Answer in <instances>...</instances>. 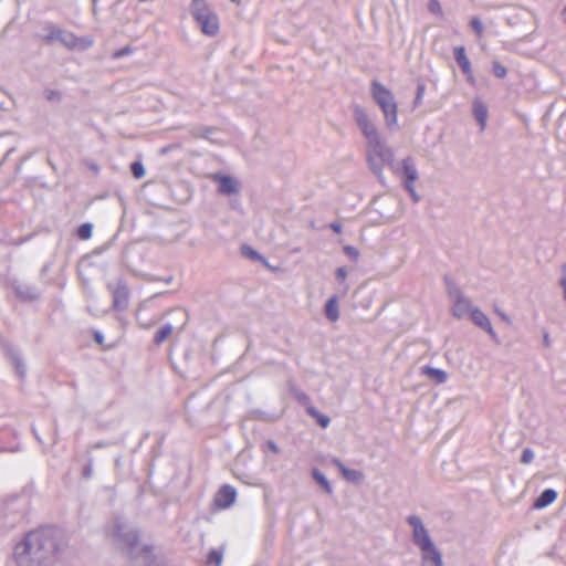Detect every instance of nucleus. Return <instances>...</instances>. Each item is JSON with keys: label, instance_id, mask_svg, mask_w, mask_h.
<instances>
[{"label": "nucleus", "instance_id": "1", "mask_svg": "<svg viewBox=\"0 0 566 566\" xmlns=\"http://www.w3.org/2000/svg\"><path fill=\"white\" fill-rule=\"evenodd\" d=\"M69 547L64 530L42 526L27 532L13 547L17 566H54Z\"/></svg>", "mask_w": 566, "mask_h": 566}, {"label": "nucleus", "instance_id": "2", "mask_svg": "<svg viewBox=\"0 0 566 566\" xmlns=\"http://www.w3.org/2000/svg\"><path fill=\"white\" fill-rule=\"evenodd\" d=\"M367 161L370 170L384 181L382 167L389 166L394 168L395 155L390 147L381 139V137L367 144Z\"/></svg>", "mask_w": 566, "mask_h": 566}, {"label": "nucleus", "instance_id": "3", "mask_svg": "<svg viewBox=\"0 0 566 566\" xmlns=\"http://www.w3.org/2000/svg\"><path fill=\"white\" fill-rule=\"evenodd\" d=\"M371 95L384 114L387 127L389 129L398 128V107L391 91L381 83L374 81L371 83Z\"/></svg>", "mask_w": 566, "mask_h": 566}, {"label": "nucleus", "instance_id": "4", "mask_svg": "<svg viewBox=\"0 0 566 566\" xmlns=\"http://www.w3.org/2000/svg\"><path fill=\"white\" fill-rule=\"evenodd\" d=\"M190 13L203 34L214 36L219 32V18L206 0H191Z\"/></svg>", "mask_w": 566, "mask_h": 566}, {"label": "nucleus", "instance_id": "5", "mask_svg": "<svg viewBox=\"0 0 566 566\" xmlns=\"http://www.w3.org/2000/svg\"><path fill=\"white\" fill-rule=\"evenodd\" d=\"M112 537L117 548L128 556L138 547L139 531L126 521L116 517L114 520Z\"/></svg>", "mask_w": 566, "mask_h": 566}, {"label": "nucleus", "instance_id": "6", "mask_svg": "<svg viewBox=\"0 0 566 566\" xmlns=\"http://www.w3.org/2000/svg\"><path fill=\"white\" fill-rule=\"evenodd\" d=\"M443 281L447 294L453 304L451 308L452 315L457 318H462L468 314L470 315L475 306H472L470 300L463 294L450 275L446 274Z\"/></svg>", "mask_w": 566, "mask_h": 566}, {"label": "nucleus", "instance_id": "7", "mask_svg": "<svg viewBox=\"0 0 566 566\" xmlns=\"http://www.w3.org/2000/svg\"><path fill=\"white\" fill-rule=\"evenodd\" d=\"M353 117L366 138L367 144L380 137L375 123L370 119L364 107L358 104L353 105Z\"/></svg>", "mask_w": 566, "mask_h": 566}, {"label": "nucleus", "instance_id": "8", "mask_svg": "<svg viewBox=\"0 0 566 566\" xmlns=\"http://www.w3.org/2000/svg\"><path fill=\"white\" fill-rule=\"evenodd\" d=\"M27 504L22 497L12 499L4 504L2 516L9 526H14L24 518Z\"/></svg>", "mask_w": 566, "mask_h": 566}, {"label": "nucleus", "instance_id": "9", "mask_svg": "<svg viewBox=\"0 0 566 566\" xmlns=\"http://www.w3.org/2000/svg\"><path fill=\"white\" fill-rule=\"evenodd\" d=\"M407 523L411 527V539L412 543L418 547H422L433 543L428 528L424 526L420 516L416 514L408 515L406 518Z\"/></svg>", "mask_w": 566, "mask_h": 566}, {"label": "nucleus", "instance_id": "10", "mask_svg": "<svg viewBox=\"0 0 566 566\" xmlns=\"http://www.w3.org/2000/svg\"><path fill=\"white\" fill-rule=\"evenodd\" d=\"M134 566H161L153 552V546L143 545L127 556Z\"/></svg>", "mask_w": 566, "mask_h": 566}, {"label": "nucleus", "instance_id": "11", "mask_svg": "<svg viewBox=\"0 0 566 566\" xmlns=\"http://www.w3.org/2000/svg\"><path fill=\"white\" fill-rule=\"evenodd\" d=\"M107 287L113 295V308L119 312L126 310L129 304V291L125 281L118 280L115 286L108 283Z\"/></svg>", "mask_w": 566, "mask_h": 566}, {"label": "nucleus", "instance_id": "12", "mask_svg": "<svg viewBox=\"0 0 566 566\" xmlns=\"http://www.w3.org/2000/svg\"><path fill=\"white\" fill-rule=\"evenodd\" d=\"M403 178V186H411L419 179V172L412 157L402 159L400 167L395 168Z\"/></svg>", "mask_w": 566, "mask_h": 566}, {"label": "nucleus", "instance_id": "13", "mask_svg": "<svg viewBox=\"0 0 566 566\" xmlns=\"http://www.w3.org/2000/svg\"><path fill=\"white\" fill-rule=\"evenodd\" d=\"M212 180L218 182V192L221 195L231 196L240 190L239 181L232 176L216 174Z\"/></svg>", "mask_w": 566, "mask_h": 566}, {"label": "nucleus", "instance_id": "14", "mask_svg": "<svg viewBox=\"0 0 566 566\" xmlns=\"http://www.w3.org/2000/svg\"><path fill=\"white\" fill-rule=\"evenodd\" d=\"M3 350L7 358L11 361L14 367L15 374L20 379H23L27 375V367L19 349L11 344H4Z\"/></svg>", "mask_w": 566, "mask_h": 566}, {"label": "nucleus", "instance_id": "15", "mask_svg": "<svg viewBox=\"0 0 566 566\" xmlns=\"http://www.w3.org/2000/svg\"><path fill=\"white\" fill-rule=\"evenodd\" d=\"M419 551L421 554V566H443L442 554L434 543L422 546Z\"/></svg>", "mask_w": 566, "mask_h": 566}, {"label": "nucleus", "instance_id": "16", "mask_svg": "<svg viewBox=\"0 0 566 566\" xmlns=\"http://www.w3.org/2000/svg\"><path fill=\"white\" fill-rule=\"evenodd\" d=\"M470 317L474 325L486 332L495 343H499V336L493 329L490 318L479 307L472 310Z\"/></svg>", "mask_w": 566, "mask_h": 566}, {"label": "nucleus", "instance_id": "17", "mask_svg": "<svg viewBox=\"0 0 566 566\" xmlns=\"http://www.w3.org/2000/svg\"><path fill=\"white\" fill-rule=\"evenodd\" d=\"M453 55L454 60L457 61L458 65L460 66L461 71L464 75H467V80L470 84L474 85L475 80L472 72L471 62L467 56L464 46H455L453 49Z\"/></svg>", "mask_w": 566, "mask_h": 566}, {"label": "nucleus", "instance_id": "18", "mask_svg": "<svg viewBox=\"0 0 566 566\" xmlns=\"http://www.w3.org/2000/svg\"><path fill=\"white\" fill-rule=\"evenodd\" d=\"M237 491L229 484L222 485L214 496V504L219 509H228L235 501Z\"/></svg>", "mask_w": 566, "mask_h": 566}, {"label": "nucleus", "instance_id": "19", "mask_svg": "<svg viewBox=\"0 0 566 566\" xmlns=\"http://www.w3.org/2000/svg\"><path fill=\"white\" fill-rule=\"evenodd\" d=\"M60 43L67 49L80 48L82 50L88 49L92 45V41L78 38L73 32L66 30H62Z\"/></svg>", "mask_w": 566, "mask_h": 566}, {"label": "nucleus", "instance_id": "20", "mask_svg": "<svg viewBox=\"0 0 566 566\" xmlns=\"http://www.w3.org/2000/svg\"><path fill=\"white\" fill-rule=\"evenodd\" d=\"M332 463L339 470L347 481L358 484L364 480L361 471L345 467L338 458H333Z\"/></svg>", "mask_w": 566, "mask_h": 566}, {"label": "nucleus", "instance_id": "21", "mask_svg": "<svg viewBox=\"0 0 566 566\" xmlns=\"http://www.w3.org/2000/svg\"><path fill=\"white\" fill-rule=\"evenodd\" d=\"M13 290L17 297L23 302L34 301L39 297L40 293L38 289L33 285L14 283Z\"/></svg>", "mask_w": 566, "mask_h": 566}, {"label": "nucleus", "instance_id": "22", "mask_svg": "<svg viewBox=\"0 0 566 566\" xmlns=\"http://www.w3.org/2000/svg\"><path fill=\"white\" fill-rule=\"evenodd\" d=\"M472 112L475 120L480 125V130L483 132L485 129L489 115L488 106L481 99L475 98L472 103Z\"/></svg>", "mask_w": 566, "mask_h": 566}, {"label": "nucleus", "instance_id": "23", "mask_svg": "<svg viewBox=\"0 0 566 566\" xmlns=\"http://www.w3.org/2000/svg\"><path fill=\"white\" fill-rule=\"evenodd\" d=\"M557 497V492L554 489H545L535 500L533 506L535 509H544L552 504Z\"/></svg>", "mask_w": 566, "mask_h": 566}, {"label": "nucleus", "instance_id": "24", "mask_svg": "<svg viewBox=\"0 0 566 566\" xmlns=\"http://www.w3.org/2000/svg\"><path fill=\"white\" fill-rule=\"evenodd\" d=\"M325 316L328 321L332 323L336 322L339 318V311H338V296L333 295L331 296L326 304H325Z\"/></svg>", "mask_w": 566, "mask_h": 566}, {"label": "nucleus", "instance_id": "25", "mask_svg": "<svg viewBox=\"0 0 566 566\" xmlns=\"http://www.w3.org/2000/svg\"><path fill=\"white\" fill-rule=\"evenodd\" d=\"M422 374L439 385L444 384L448 379V374L444 370L430 366H424L422 368Z\"/></svg>", "mask_w": 566, "mask_h": 566}, {"label": "nucleus", "instance_id": "26", "mask_svg": "<svg viewBox=\"0 0 566 566\" xmlns=\"http://www.w3.org/2000/svg\"><path fill=\"white\" fill-rule=\"evenodd\" d=\"M313 480L324 490L328 495L333 494V488L328 479L317 468H314L311 472Z\"/></svg>", "mask_w": 566, "mask_h": 566}, {"label": "nucleus", "instance_id": "27", "mask_svg": "<svg viewBox=\"0 0 566 566\" xmlns=\"http://www.w3.org/2000/svg\"><path fill=\"white\" fill-rule=\"evenodd\" d=\"M45 31H46V34H44L42 36V39L48 43V44H51L55 41H59L61 40V34H62V30L61 28L52 24V23H48L44 25L43 28Z\"/></svg>", "mask_w": 566, "mask_h": 566}, {"label": "nucleus", "instance_id": "28", "mask_svg": "<svg viewBox=\"0 0 566 566\" xmlns=\"http://www.w3.org/2000/svg\"><path fill=\"white\" fill-rule=\"evenodd\" d=\"M307 413L316 420L322 428H327L331 423V418L324 413H321L315 407L310 406L306 409Z\"/></svg>", "mask_w": 566, "mask_h": 566}, {"label": "nucleus", "instance_id": "29", "mask_svg": "<svg viewBox=\"0 0 566 566\" xmlns=\"http://www.w3.org/2000/svg\"><path fill=\"white\" fill-rule=\"evenodd\" d=\"M172 325L171 324H165L163 325L154 336V343L156 345H160L163 342H165L172 333Z\"/></svg>", "mask_w": 566, "mask_h": 566}, {"label": "nucleus", "instance_id": "30", "mask_svg": "<svg viewBox=\"0 0 566 566\" xmlns=\"http://www.w3.org/2000/svg\"><path fill=\"white\" fill-rule=\"evenodd\" d=\"M241 253L243 256L249 258L253 261H260L262 263H266V259L261 255L256 250H254L252 247L248 244H243L241 247Z\"/></svg>", "mask_w": 566, "mask_h": 566}, {"label": "nucleus", "instance_id": "31", "mask_svg": "<svg viewBox=\"0 0 566 566\" xmlns=\"http://www.w3.org/2000/svg\"><path fill=\"white\" fill-rule=\"evenodd\" d=\"M223 559L222 549H211L208 554L207 563L209 565L220 566Z\"/></svg>", "mask_w": 566, "mask_h": 566}, {"label": "nucleus", "instance_id": "32", "mask_svg": "<svg viewBox=\"0 0 566 566\" xmlns=\"http://www.w3.org/2000/svg\"><path fill=\"white\" fill-rule=\"evenodd\" d=\"M93 233V224L92 223H83L77 228L76 234L82 240H87L92 237Z\"/></svg>", "mask_w": 566, "mask_h": 566}, {"label": "nucleus", "instance_id": "33", "mask_svg": "<svg viewBox=\"0 0 566 566\" xmlns=\"http://www.w3.org/2000/svg\"><path fill=\"white\" fill-rule=\"evenodd\" d=\"M43 96L46 101L59 103L62 101V93L57 90L46 88L43 91Z\"/></svg>", "mask_w": 566, "mask_h": 566}, {"label": "nucleus", "instance_id": "34", "mask_svg": "<svg viewBox=\"0 0 566 566\" xmlns=\"http://www.w3.org/2000/svg\"><path fill=\"white\" fill-rule=\"evenodd\" d=\"M130 172L136 179H142L145 176V168L142 161H134L130 165Z\"/></svg>", "mask_w": 566, "mask_h": 566}, {"label": "nucleus", "instance_id": "35", "mask_svg": "<svg viewBox=\"0 0 566 566\" xmlns=\"http://www.w3.org/2000/svg\"><path fill=\"white\" fill-rule=\"evenodd\" d=\"M492 72L497 78H504L507 74L506 67L497 61L492 63Z\"/></svg>", "mask_w": 566, "mask_h": 566}, {"label": "nucleus", "instance_id": "36", "mask_svg": "<svg viewBox=\"0 0 566 566\" xmlns=\"http://www.w3.org/2000/svg\"><path fill=\"white\" fill-rule=\"evenodd\" d=\"M134 52V49L130 46V45H126L119 50H116L114 51L112 54H111V57L113 60H119L124 56H127V55H130L132 53Z\"/></svg>", "mask_w": 566, "mask_h": 566}, {"label": "nucleus", "instance_id": "37", "mask_svg": "<svg viewBox=\"0 0 566 566\" xmlns=\"http://www.w3.org/2000/svg\"><path fill=\"white\" fill-rule=\"evenodd\" d=\"M424 92H426V84L423 82L419 81L417 84V92H416V97L413 101L415 107L419 106L422 103Z\"/></svg>", "mask_w": 566, "mask_h": 566}, {"label": "nucleus", "instance_id": "38", "mask_svg": "<svg viewBox=\"0 0 566 566\" xmlns=\"http://www.w3.org/2000/svg\"><path fill=\"white\" fill-rule=\"evenodd\" d=\"M428 10L432 14H436V15H439V17L443 15V11H442L441 4H440V2L438 0H430L428 2Z\"/></svg>", "mask_w": 566, "mask_h": 566}, {"label": "nucleus", "instance_id": "39", "mask_svg": "<svg viewBox=\"0 0 566 566\" xmlns=\"http://www.w3.org/2000/svg\"><path fill=\"white\" fill-rule=\"evenodd\" d=\"M470 25L473 29V31L476 33L478 36L482 35V33L484 31V25L479 18H476V17L472 18L470 21Z\"/></svg>", "mask_w": 566, "mask_h": 566}, {"label": "nucleus", "instance_id": "40", "mask_svg": "<svg viewBox=\"0 0 566 566\" xmlns=\"http://www.w3.org/2000/svg\"><path fill=\"white\" fill-rule=\"evenodd\" d=\"M534 457H535L534 451L531 448H525L522 451L520 461L523 464H530L534 460Z\"/></svg>", "mask_w": 566, "mask_h": 566}, {"label": "nucleus", "instance_id": "41", "mask_svg": "<svg viewBox=\"0 0 566 566\" xmlns=\"http://www.w3.org/2000/svg\"><path fill=\"white\" fill-rule=\"evenodd\" d=\"M344 253L350 258L352 260L354 261H357L358 258H359V251L357 248L353 247V245H345L344 247Z\"/></svg>", "mask_w": 566, "mask_h": 566}, {"label": "nucleus", "instance_id": "42", "mask_svg": "<svg viewBox=\"0 0 566 566\" xmlns=\"http://www.w3.org/2000/svg\"><path fill=\"white\" fill-rule=\"evenodd\" d=\"M201 132H193L192 135L195 137H202V138H206V139H210V135L212 133H214V128L213 127H203L200 129Z\"/></svg>", "mask_w": 566, "mask_h": 566}, {"label": "nucleus", "instance_id": "43", "mask_svg": "<svg viewBox=\"0 0 566 566\" xmlns=\"http://www.w3.org/2000/svg\"><path fill=\"white\" fill-rule=\"evenodd\" d=\"M82 475L84 479L88 480L93 475V460H88L87 463L83 467Z\"/></svg>", "mask_w": 566, "mask_h": 566}, {"label": "nucleus", "instance_id": "44", "mask_svg": "<svg viewBox=\"0 0 566 566\" xmlns=\"http://www.w3.org/2000/svg\"><path fill=\"white\" fill-rule=\"evenodd\" d=\"M405 188L415 203H418L421 200V197L416 191L415 185L406 186Z\"/></svg>", "mask_w": 566, "mask_h": 566}, {"label": "nucleus", "instance_id": "45", "mask_svg": "<svg viewBox=\"0 0 566 566\" xmlns=\"http://www.w3.org/2000/svg\"><path fill=\"white\" fill-rule=\"evenodd\" d=\"M346 276H347V271H346V269H345V268H338V269L336 270V277H337L338 280L344 281V280L346 279Z\"/></svg>", "mask_w": 566, "mask_h": 566}, {"label": "nucleus", "instance_id": "46", "mask_svg": "<svg viewBox=\"0 0 566 566\" xmlns=\"http://www.w3.org/2000/svg\"><path fill=\"white\" fill-rule=\"evenodd\" d=\"M495 313L501 317L502 321H504L507 324H511V318L501 310L495 308Z\"/></svg>", "mask_w": 566, "mask_h": 566}, {"label": "nucleus", "instance_id": "47", "mask_svg": "<svg viewBox=\"0 0 566 566\" xmlns=\"http://www.w3.org/2000/svg\"><path fill=\"white\" fill-rule=\"evenodd\" d=\"M94 340L98 344V345H103L104 343V335L98 332V331H95L94 332Z\"/></svg>", "mask_w": 566, "mask_h": 566}, {"label": "nucleus", "instance_id": "48", "mask_svg": "<svg viewBox=\"0 0 566 566\" xmlns=\"http://www.w3.org/2000/svg\"><path fill=\"white\" fill-rule=\"evenodd\" d=\"M268 448L273 452V453H279V447L276 446V443L272 440H269L268 441Z\"/></svg>", "mask_w": 566, "mask_h": 566}, {"label": "nucleus", "instance_id": "49", "mask_svg": "<svg viewBox=\"0 0 566 566\" xmlns=\"http://www.w3.org/2000/svg\"><path fill=\"white\" fill-rule=\"evenodd\" d=\"M329 228L336 232V233H340L342 232V224L339 222H333L329 224Z\"/></svg>", "mask_w": 566, "mask_h": 566}, {"label": "nucleus", "instance_id": "50", "mask_svg": "<svg viewBox=\"0 0 566 566\" xmlns=\"http://www.w3.org/2000/svg\"><path fill=\"white\" fill-rule=\"evenodd\" d=\"M543 345L547 348H549L552 345L551 337H549L548 333H544V335H543Z\"/></svg>", "mask_w": 566, "mask_h": 566}, {"label": "nucleus", "instance_id": "51", "mask_svg": "<svg viewBox=\"0 0 566 566\" xmlns=\"http://www.w3.org/2000/svg\"><path fill=\"white\" fill-rule=\"evenodd\" d=\"M559 284L563 289V296L566 300V276L560 279Z\"/></svg>", "mask_w": 566, "mask_h": 566}, {"label": "nucleus", "instance_id": "52", "mask_svg": "<svg viewBox=\"0 0 566 566\" xmlns=\"http://www.w3.org/2000/svg\"><path fill=\"white\" fill-rule=\"evenodd\" d=\"M32 431H33V433H34L35 439H36L40 443H42V439H41V438H40V436L36 433V431H35V429H34V428H32Z\"/></svg>", "mask_w": 566, "mask_h": 566}, {"label": "nucleus", "instance_id": "53", "mask_svg": "<svg viewBox=\"0 0 566 566\" xmlns=\"http://www.w3.org/2000/svg\"><path fill=\"white\" fill-rule=\"evenodd\" d=\"M562 15L564 21L566 22V7L563 9Z\"/></svg>", "mask_w": 566, "mask_h": 566}, {"label": "nucleus", "instance_id": "54", "mask_svg": "<svg viewBox=\"0 0 566 566\" xmlns=\"http://www.w3.org/2000/svg\"><path fill=\"white\" fill-rule=\"evenodd\" d=\"M171 281H172V277H171V276H169L168 279H166V280H165V282H166L167 284H168V283H170Z\"/></svg>", "mask_w": 566, "mask_h": 566}, {"label": "nucleus", "instance_id": "55", "mask_svg": "<svg viewBox=\"0 0 566 566\" xmlns=\"http://www.w3.org/2000/svg\"><path fill=\"white\" fill-rule=\"evenodd\" d=\"M305 398H307V397H306V395H304V394H303L302 396H300V397H298V399H300V400L305 399Z\"/></svg>", "mask_w": 566, "mask_h": 566}, {"label": "nucleus", "instance_id": "56", "mask_svg": "<svg viewBox=\"0 0 566 566\" xmlns=\"http://www.w3.org/2000/svg\"><path fill=\"white\" fill-rule=\"evenodd\" d=\"M92 169H94L95 171H97V170H98V167H97L96 165H93V166H92Z\"/></svg>", "mask_w": 566, "mask_h": 566}, {"label": "nucleus", "instance_id": "57", "mask_svg": "<svg viewBox=\"0 0 566 566\" xmlns=\"http://www.w3.org/2000/svg\"><path fill=\"white\" fill-rule=\"evenodd\" d=\"M102 447H103V444H102V443H97V444H96V448H102Z\"/></svg>", "mask_w": 566, "mask_h": 566}, {"label": "nucleus", "instance_id": "58", "mask_svg": "<svg viewBox=\"0 0 566 566\" xmlns=\"http://www.w3.org/2000/svg\"><path fill=\"white\" fill-rule=\"evenodd\" d=\"M96 1H97V0H93V4H94V6H95Z\"/></svg>", "mask_w": 566, "mask_h": 566}, {"label": "nucleus", "instance_id": "59", "mask_svg": "<svg viewBox=\"0 0 566 566\" xmlns=\"http://www.w3.org/2000/svg\"><path fill=\"white\" fill-rule=\"evenodd\" d=\"M0 108H2V103H0Z\"/></svg>", "mask_w": 566, "mask_h": 566}]
</instances>
